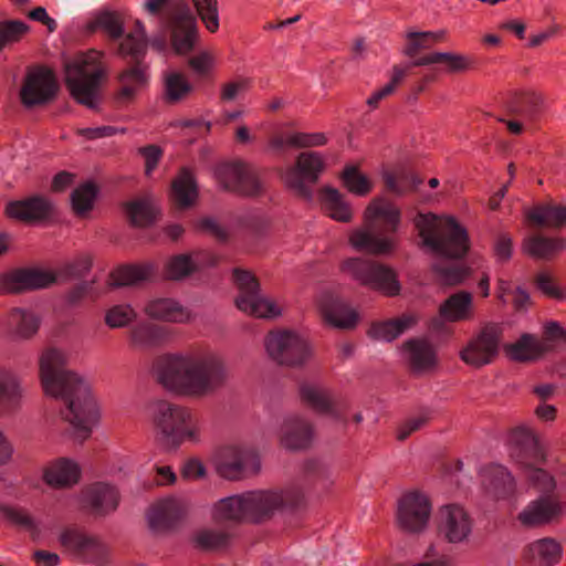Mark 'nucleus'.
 Wrapping results in <instances>:
<instances>
[{
	"mask_svg": "<svg viewBox=\"0 0 566 566\" xmlns=\"http://www.w3.org/2000/svg\"><path fill=\"white\" fill-rule=\"evenodd\" d=\"M192 91V85L180 73L171 72L165 77V94L170 103L184 99Z\"/></svg>",
	"mask_w": 566,
	"mask_h": 566,
	"instance_id": "53",
	"label": "nucleus"
},
{
	"mask_svg": "<svg viewBox=\"0 0 566 566\" xmlns=\"http://www.w3.org/2000/svg\"><path fill=\"white\" fill-rule=\"evenodd\" d=\"M57 276L39 269H17L0 275V294L21 293L51 285Z\"/></svg>",
	"mask_w": 566,
	"mask_h": 566,
	"instance_id": "25",
	"label": "nucleus"
},
{
	"mask_svg": "<svg viewBox=\"0 0 566 566\" xmlns=\"http://www.w3.org/2000/svg\"><path fill=\"white\" fill-rule=\"evenodd\" d=\"M172 338L171 328L146 319L137 322L128 331L129 345L140 350L161 347Z\"/></svg>",
	"mask_w": 566,
	"mask_h": 566,
	"instance_id": "26",
	"label": "nucleus"
},
{
	"mask_svg": "<svg viewBox=\"0 0 566 566\" xmlns=\"http://www.w3.org/2000/svg\"><path fill=\"white\" fill-rule=\"evenodd\" d=\"M300 395L302 400L318 413L327 415L335 421L346 423L344 415L346 405L336 399L329 390L313 384H303L300 387Z\"/></svg>",
	"mask_w": 566,
	"mask_h": 566,
	"instance_id": "27",
	"label": "nucleus"
},
{
	"mask_svg": "<svg viewBox=\"0 0 566 566\" xmlns=\"http://www.w3.org/2000/svg\"><path fill=\"white\" fill-rule=\"evenodd\" d=\"M431 418L429 409H422L418 415L408 418L398 429L397 439L406 440L410 434L423 428Z\"/></svg>",
	"mask_w": 566,
	"mask_h": 566,
	"instance_id": "61",
	"label": "nucleus"
},
{
	"mask_svg": "<svg viewBox=\"0 0 566 566\" xmlns=\"http://www.w3.org/2000/svg\"><path fill=\"white\" fill-rule=\"evenodd\" d=\"M326 137L322 133H295L289 136V145L296 148H308L325 145Z\"/></svg>",
	"mask_w": 566,
	"mask_h": 566,
	"instance_id": "64",
	"label": "nucleus"
},
{
	"mask_svg": "<svg viewBox=\"0 0 566 566\" xmlns=\"http://www.w3.org/2000/svg\"><path fill=\"white\" fill-rule=\"evenodd\" d=\"M566 247L564 239H552L542 234H533L524 240L523 248L535 259L548 260Z\"/></svg>",
	"mask_w": 566,
	"mask_h": 566,
	"instance_id": "45",
	"label": "nucleus"
},
{
	"mask_svg": "<svg viewBox=\"0 0 566 566\" xmlns=\"http://www.w3.org/2000/svg\"><path fill=\"white\" fill-rule=\"evenodd\" d=\"M511 458L525 470L528 483L543 494L555 488L554 478L538 465L546 460L538 438L525 427L514 428L509 437Z\"/></svg>",
	"mask_w": 566,
	"mask_h": 566,
	"instance_id": "9",
	"label": "nucleus"
},
{
	"mask_svg": "<svg viewBox=\"0 0 566 566\" xmlns=\"http://www.w3.org/2000/svg\"><path fill=\"white\" fill-rule=\"evenodd\" d=\"M220 186L228 191L241 196H258L262 192V185L250 166L242 163H223L214 171Z\"/></svg>",
	"mask_w": 566,
	"mask_h": 566,
	"instance_id": "20",
	"label": "nucleus"
},
{
	"mask_svg": "<svg viewBox=\"0 0 566 566\" xmlns=\"http://www.w3.org/2000/svg\"><path fill=\"white\" fill-rule=\"evenodd\" d=\"M318 306L324 322L331 326L350 329L358 323L357 311L333 293L322 294Z\"/></svg>",
	"mask_w": 566,
	"mask_h": 566,
	"instance_id": "28",
	"label": "nucleus"
},
{
	"mask_svg": "<svg viewBox=\"0 0 566 566\" xmlns=\"http://www.w3.org/2000/svg\"><path fill=\"white\" fill-rule=\"evenodd\" d=\"M80 476L77 463L66 458L56 459L43 469L44 482L54 489L72 488L80 481Z\"/></svg>",
	"mask_w": 566,
	"mask_h": 566,
	"instance_id": "33",
	"label": "nucleus"
},
{
	"mask_svg": "<svg viewBox=\"0 0 566 566\" xmlns=\"http://www.w3.org/2000/svg\"><path fill=\"white\" fill-rule=\"evenodd\" d=\"M526 218L534 226L558 229L566 224V207L553 202L537 205L527 210Z\"/></svg>",
	"mask_w": 566,
	"mask_h": 566,
	"instance_id": "40",
	"label": "nucleus"
},
{
	"mask_svg": "<svg viewBox=\"0 0 566 566\" xmlns=\"http://www.w3.org/2000/svg\"><path fill=\"white\" fill-rule=\"evenodd\" d=\"M40 323V317L34 312L19 307L12 308L3 322L8 332L20 339L32 338L39 331Z\"/></svg>",
	"mask_w": 566,
	"mask_h": 566,
	"instance_id": "38",
	"label": "nucleus"
},
{
	"mask_svg": "<svg viewBox=\"0 0 566 566\" xmlns=\"http://www.w3.org/2000/svg\"><path fill=\"white\" fill-rule=\"evenodd\" d=\"M342 270L361 285L378 291L387 296L397 295L400 291L396 272L391 268L377 261L349 258L343 263Z\"/></svg>",
	"mask_w": 566,
	"mask_h": 566,
	"instance_id": "11",
	"label": "nucleus"
},
{
	"mask_svg": "<svg viewBox=\"0 0 566 566\" xmlns=\"http://www.w3.org/2000/svg\"><path fill=\"white\" fill-rule=\"evenodd\" d=\"M96 192V187L91 182L84 184L73 190L71 202L76 214L84 216L93 208Z\"/></svg>",
	"mask_w": 566,
	"mask_h": 566,
	"instance_id": "54",
	"label": "nucleus"
},
{
	"mask_svg": "<svg viewBox=\"0 0 566 566\" xmlns=\"http://www.w3.org/2000/svg\"><path fill=\"white\" fill-rule=\"evenodd\" d=\"M473 520L458 504H448L440 509L438 515V534L450 544H465L472 534Z\"/></svg>",
	"mask_w": 566,
	"mask_h": 566,
	"instance_id": "21",
	"label": "nucleus"
},
{
	"mask_svg": "<svg viewBox=\"0 0 566 566\" xmlns=\"http://www.w3.org/2000/svg\"><path fill=\"white\" fill-rule=\"evenodd\" d=\"M39 375L44 392L63 402L61 416L71 434L81 442L86 440L97 419L96 405L87 382L67 368L66 353L45 348L39 358Z\"/></svg>",
	"mask_w": 566,
	"mask_h": 566,
	"instance_id": "1",
	"label": "nucleus"
},
{
	"mask_svg": "<svg viewBox=\"0 0 566 566\" xmlns=\"http://www.w3.org/2000/svg\"><path fill=\"white\" fill-rule=\"evenodd\" d=\"M407 71L400 66H394V73L389 83H387L384 87L375 92L368 99L367 104L371 107H376L378 103L391 95L396 87L403 81Z\"/></svg>",
	"mask_w": 566,
	"mask_h": 566,
	"instance_id": "59",
	"label": "nucleus"
},
{
	"mask_svg": "<svg viewBox=\"0 0 566 566\" xmlns=\"http://www.w3.org/2000/svg\"><path fill=\"white\" fill-rule=\"evenodd\" d=\"M413 224L421 240L420 245L432 254L458 260L468 253V232L454 218L418 212Z\"/></svg>",
	"mask_w": 566,
	"mask_h": 566,
	"instance_id": "5",
	"label": "nucleus"
},
{
	"mask_svg": "<svg viewBox=\"0 0 566 566\" xmlns=\"http://www.w3.org/2000/svg\"><path fill=\"white\" fill-rule=\"evenodd\" d=\"M217 256L207 251L196 252L193 255L178 254L172 256L166 265V276L170 280H181L202 266H212Z\"/></svg>",
	"mask_w": 566,
	"mask_h": 566,
	"instance_id": "32",
	"label": "nucleus"
},
{
	"mask_svg": "<svg viewBox=\"0 0 566 566\" xmlns=\"http://www.w3.org/2000/svg\"><path fill=\"white\" fill-rule=\"evenodd\" d=\"M218 473L228 480H241L254 474L260 469L256 452L244 446H228L216 458Z\"/></svg>",
	"mask_w": 566,
	"mask_h": 566,
	"instance_id": "17",
	"label": "nucleus"
},
{
	"mask_svg": "<svg viewBox=\"0 0 566 566\" xmlns=\"http://www.w3.org/2000/svg\"><path fill=\"white\" fill-rule=\"evenodd\" d=\"M57 85L51 71L39 67L28 73L20 95L22 103L28 106L46 104L56 94Z\"/></svg>",
	"mask_w": 566,
	"mask_h": 566,
	"instance_id": "23",
	"label": "nucleus"
},
{
	"mask_svg": "<svg viewBox=\"0 0 566 566\" xmlns=\"http://www.w3.org/2000/svg\"><path fill=\"white\" fill-rule=\"evenodd\" d=\"M119 499V493L114 485L95 482L81 490L78 503L83 510L95 516H106L116 511Z\"/></svg>",
	"mask_w": 566,
	"mask_h": 566,
	"instance_id": "22",
	"label": "nucleus"
},
{
	"mask_svg": "<svg viewBox=\"0 0 566 566\" xmlns=\"http://www.w3.org/2000/svg\"><path fill=\"white\" fill-rule=\"evenodd\" d=\"M104 59L103 52L90 50L65 64V81L71 95L90 108L97 107L107 78L108 69Z\"/></svg>",
	"mask_w": 566,
	"mask_h": 566,
	"instance_id": "7",
	"label": "nucleus"
},
{
	"mask_svg": "<svg viewBox=\"0 0 566 566\" xmlns=\"http://www.w3.org/2000/svg\"><path fill=\"white\" fill-rule=\"evenodd\" d=\"M28 25L21 21H4L0 25V50L8 43L19 40L25 33Z\"/></svg>",
	"mask_w": 566,
	"mask_h": 566,
	"instance_id": "63",
	"label": "nucleus"
},
{
	"mask_svg": "<svg viewBox=\"0 0 566 566\" xmlns=\"http://www.w3.org/2000/svg\"><path fill=\"white\" fill-rule=\"evenodd\" d=\"M542 106V97L535 92H527L512 97L507 102V113L525 122H533Z\"/></svg>",
	"mask_w": 566,
	"mask_h": 566,
	"instance_id": "44",
	"label": "nucleus"
},
{
	"mask_svg": "<svg viewBox=\"0 0 566 566\" xmlns=\"http://www.w3.org/2000/svg\"><path fill=\"white\" fill-rule=\"evenodd\" d=\"M233 280L239 291L235 298L238 310L260 318H274L281 314L279 305L261 293L259 281L251 272L235 269Z\"/></svg>",
	"mask_w": 566,
	"mask_h": 566,
	"instance_id": "13",
	"label": "nucleus"
},
{
	"mask_svg": "<svg viewBox=\"0 0 566 566\" xmlns=\"http://www.w3.org/2000/svg\"><path fill=\"white\" fill-rule=\"evenodd\" d=\"M485 492L495 499H505L514 492V479L507 469L500 464H490L481 472Z\"/></svg>",
	"mask_w": 566,
	"mask_h": 566,
	"instance_id": "36",
	"label": "nucleus"
},
{
	"mask_svg": "<svg viewBox=\"0 0 566 566\" xmlns=\"http://www.w3.org/2000/svg\"><path fill=\"white\" fill-rule=\"evenodd\" d=\"M473 312V295L467 291H458L451 294L439 306L441 318L452 323L471 319Z\"/></svg>",
	"mask_w": 566,
	"mask_h": 566,
	"instance_id": "37",
	"label": "nucleus"
},
{
	"mask_svg": "<svg viewBox=\"0 0 566 566\" xmlns=\"http://www.w3.org/2000/svg\"><path fill=\"white\" fill-rule=\"evenodd\" d=\"M562 553L560 545L546 537L531 543L524 553L526 566H554Z\"/></svg>",
	"mask_w": 566,
	"mask_h": 566,
	"instance_id": "39",
	"label": "nucleus"
},
{
	"mask_svg": "<svg viewBox=\"0 0 566 566\" xmlns=\"http://www.w3.org/2000/svg\"><path fill=\"white\" fill-rule=\"evenodd\" d=\"M405 349L413 370H428L436 365V350L429 342L419 338L410 339L405 344Z\"/></svg>",
	"mask_w": 566,
	"mask_h": 566,
	"instance_id": "41",
	"label": "nucleus"
},
{
	"mask_svg": "<svg viewBox=\"0 0 566 566\" xmlns=\"http://www.w3.org/2000/svg\"><path fill=\"white\" fill-rule=\"evenodd\" d=\"M416 322L417 317L415 315L403 314L398 318L374 323L368 333L375 339L391 342L413 326Z\"/></svg>",
	"mask_w": 566,
	"mask_h": 566,
	"instance_id": "42",
	"label": "nucleus"
},
{
	"mask_svg": "<svg viewBox=\"0 0 566 566\" xmlns=\"http://www.w3.org/2000/svg\"><path fill=\"white\" fill-rule=\"evenodd\" d=\"M61 546L83 562L102 564L107 559V547L96 536L78 527H66L59 535Z\"/></svg>",
	"mask_w": 566,
	"mask_h": 566,
	"instance_id": "19",
	"label": "nucleus"
},
{
	"mask_svg": "<svg viewBox=\"0 0 566 566\" xmlns=\"http://www.w3.org/2000/svg\"><path fill=\"white\" fill-rule=\"evenodd\" d=\"M126 212L134 226L144 227L155 219V209L150 201L138 199L127 205Z\"/></svg>",
	"mask_w": 566,
	"mask_h": 566,
	"instance_id": "55",
	"label": "nucleus"
},
{
	"mask_svg": "<svg viewBox=\"0 0 566 566\" xmlns=\"http://www.w3.org/2000/svg\"><path fill=\"white\" fill-rule=\"evenodd\" d=\"M23 388L18 375L9 367L0 365V417H8L21 407ZM12 454V447L0 431V465Z\"/></svg>",
	"mask_w": 566,
	"mask_h": 566,
	"instance_id": "18",
	"label": "nucleus"
},
{
	"mask_svg": "<svg viewBox=\"0 0 566 566\" xmlns=\"http://www.w3.org/2000/svg\"><path fill=\"white\" fill-rule=\"evenodd\" d=\"M432 268L437 279L443 285L453 286L461 284L471 275L470 268L460 264L437 262Z\"/></svg>",
	"mask_w": 566,
	"mask_h": 566,
	"instance_id": "52",
	"label": "nucleus"
},
{
	"mask_svg": "<svg viewBox=\"0 0 566 566\" xmlns=\"http://www.w3.org/2000/svg\"><path fill=\"white\" fill-rule=\"evenodd\" d=\"M547 346L536 337L525 334L515 344L507 347L509 355L520 361L534 360L543 355Z\"/></svg>",
	"mask_w": 566,
	"mask_h": 566,
	"instance_id": "48",
	"label": "nucleus"
},
{
	"mask_svg": "<svg viewBox=\"0 0 566 566\" xmlns=\"http://www.w3.org/2000/svg\"><path fill=\"white\" fill-rule=\"evenodd\" d=\"M444 36L443 31L439 32H410L407 35L405 54L412 57L411 66H427L442 64L449 72L465 70L468 64L462 55L449 52H432L418 56L422 50L430 49L434 43L440 42Z\"/></svg>",
	"mask_w": 566,
	"mask_h": 566,
	"instance_id": "12",
	"label": "nucleus"
},
{
	"mask_svg": "<svg viewBox=\"0 0 566 566\" xmlns=\"http://www.w3.org/2000/svg\"><path fill=\"white\" fill-rule=\"evenodd\" d=\"M407 71L400 66H394V73L389 83H387L384 87L375 92L368 99L367 104L371 107H376L378 103L391 95L396 87L403 81Z\"/></svg>",
	"mask_w": 566,
	"mask_h": 566,
	"instance_id": "60",
	"label": "nucleus"
},
{
	"mask_svg": "<svg viewBox=\"0 0 566 566\" xmlns=\"http://www.w3.org/2000/svg\"><path fill=\"white\" fill-rule=\"evenodd\" d=\"M324 168L325 161L318 153L303 151L297 156L295 165L280 169L279 174L294 193L308 200L313 191L307 182L315 184Z\"/></svg>",
	"mask_w": 566,
	"mask_h": 566,
	"instance_id": "14",
	"label": "nucleus"
},
{
	"mask_svg": "<svg viewBox=\"0 0 566 566\" xmlns=\"http://www.w3.org/2000/svg\"><path fill=\"white\" fill-rule=\"evenodd\" d=\"M153 416L160 440L167 448H177L185 439H196L197 424L187 408L158 400L154 403Z\"/></svg>",
	"mask_w": 566,
	"mask_h": 566,
	"instance_id": "10",
	"label": "nucleus"
},
{
	"mask_svg": "<svg viewBox=\"0 0 566 566\" xmlns=\"http://www.w3.org/2000/svg\"><path fill=\"white\" fill-rule=\"evenodd\" d=\"M503 328L497 323L484 324L461 350V359L471 366L481 367L493 361L499 355Z\"/></svg>",
	"mask_w": 566,
	"mask_h": 566,
	"instance_id": "16",
	"label": "nucleus"
},
{
	"mask_svg": "<svg viewBox=\"0 0 566 566\" xmlns=\"http://www.w3.org/2000/svg\"><path fill=\"white\" fill-rule=\"evenodd\" d=\"M96 29H101L115 41L118 55L128 60L129 65L118 74V87L115 93V102L118 105L128 104L148 83L147 65L144 63L148 39L144 23L137 20L134 31L123 36L120 17L113 12H104L91 24L92 31Z\"/></svg>",
	"mask_w": 566,
	"mask_h": 566,
	"instance_id": "3",
	"label": "nucleus"
},
{
	"mask_svg": "<svg viewBox=\"0 0 566 566\" xmlns=\"http://www.w3.org/2000/svg\"><path fill=\"white\" fill-rule=\"evenodd\" d=\"M137 317L136 311L128 304H117L106 311L105 323L111 328L127 326Z\"/></svg>",
	"mask_w": 566,
	"mask_h": 566,
	"instance_id": "56",
	"label": "nucleus"
},
{
	"mask_svg": "<svg viewBox=\"0 0 566 566\" xmlns=\"http://www.w3.org/2000/svg\"><path fill=\"white\" fill-rule=\"evenodd\" d=\"M155 275L156 270L153 264L123 265L112 273L109 284L114 287L134 285L150 281Z\"/></svg>",
	"mask_w": 566,
	"mask_h": 566,
	"instance_id": "43",
	"label": "nucleus"
},
{
	"mask_svg": "<svg viewBox=\"0 0 566 566\" xmlns=\"http://www.w3.org/2000/svg\"><path fill=\"white\" fill-rule=\"evenodd\" d=\"M265 347L270 357L280 365L297 367L310 357L307 342L292 331H274L269 333Z\"/></svg>",
	"mask_w": 566,
	"mask_h": 566,
	"instance_id": "15",
	"label": "nucleus"
},
{
	"mask_svg": "<svg viewBox=\"0 0 566 566\" xmlns=\"http://www.w3.org/2000/svg\"><path fill=\"white\" fill-rule=\"evenodd\" d=\"M302 501V491L294 486L282 492L248 491L219 500L212 509V517L218 524L260 523L283 507H297Z\"/></svg>",
	"mask_w": 566,
	"mask_h": 566,
	"instance_id": "4",
	"label": "nucleus"
},
{
	"mask_svg": "<svg viewBox=\"0 0 566 566\" xmlns=\"http://www.w3.org/2000/svg\"><path fill=\"white\" fill-rule=\"evenodd\" d=\"M384 182L387 190L397 196H402L416 190L422 179L410 170L401 169L397 174L385 172Z\"/></svg>",
	"mask_w": 566,
	"mask_h": 566,
	"instance_id": "49",
	"label": "nucleus"
},
{
	"mask_svg": "<svg viewBox=\"0 0 566 566\" xmlns=\"http://www.w3.org/2000/svg\"><path fill=\"white\" fill-rule=\"evenodd\" d=\"M431 512L429 500L419 492L405 494L397 510V521L408 532H420L428 523Z\"/></svg>",
	"mask_w": 566,
	"mask_h": 566,
	"instance_id": "24",
	"label": "nucleus"
},
{
	"mask_svg": "<svg viewBox=\"0 0 566 566\" xmlns=\"http://www.w3.org/2000/svg\"><path fill=\"white\" fill-rule=\"evenodd\" d=\"M198 547L205 551H222L226 549L231 541L229 532L213 527L199 530L195 535Z\"/></svg>",
	"mask_w": 566,
	"mask_h": 566,
	"instance_id": "50",
	"label": "nucleus"
},
{
	"mask_svg": "<svg viewBox=\"0 0 566 566\" xmlns=\"http://www.w3.org/2000/svg\"><path fill=\"white\" fill-rule=\"evenodd\" d=\"M154 375L158 384L176 395L203 398L224 385L228 371L217 355L189 350L157 357Z\"/></svg>",
	"mask_w": 566,
	"mask_h": 566,
	"instance_id": "2",
	"label": "nucleus"
},
{
	"mask_svg": "<svg viewBox=\"0 0 566 566\" xmlns=\"http://www.w3.org/2000/svg\"><path fill=\"white\" fill-rule=\"evenodd\" d=\"M186 504L178 499H165L154 504L148 512L149 527L156 532H164L174 527L186 514Z\"/></svg>",
	"mask_w": 566,
	"mask_h": 566,
	"instance_id": "29",
	"label": "nucleus"
},
{
	"mask_svg": "<svg viewBox=\"0 0 566 566\" xmlns=\"http://www.w3.org/2000/svg\"><path fill=\"white\" fill-rule=\"evenodd\" d=\"M144 313L151 319L182 324L190 321V313L177 301L168 297L154 298L148 301Z\"/></svg>",
	"mask_w": 566,
	"mask_h": 566,
	"instance_id": "35",
	"label": "nucleus"
},
{
	"mask_svg": "<svg viewBox=\"0 0 566 566\" xmlns=\"http://www.w3.org/2000/svg\"><path fill=\"white\" fill-rule=\"evenodd\" d=\"M193 6L207 30L216 32L219 29L217 0H193Z\"/></svg>",
	"mask_w": 566,
	"mask_h": 566,
	"instance_id": "57",
	"label": "nucleus"
},
{
	"mask_svg": "<svg viewBox=\"0 0 566 566\" xmlns=\"http://www.w3.org/2000/svg\"><path fill=\"white\" fill-rule=\"evenodd\" d=\"M172 198L179 208L193 205L198 196L197 184L191 172L184 168L171 185Z\"/></svg>",
	"mask_w": 566,
	"mask_h": 566,
	"instance_id": "46",
	"label": "nucleus"
},
{
	"mask_svg": "<svg viewBox=\"0 0 566 566\" xmlns=\"http://www.w3.org/2000/svg\"><path fill=\"white\" fill-rule=\"evenodd\" d=\"M562 506L552 496H541L532 501L520 514L518 520L525 526H538L551 523L559 517Z\"/></svg>",
	"mask_w": 566,
	"mask_h": 566,
	"instance_id": "31",
	"label": "nucleus"
},
{
	"mask_svg": "<svg viewBox=\"0 0 566 566\" xmlns=\"http://www.w3.org/2000/svg\"><path fill=\"white\" fill-rule=\"evenodd\" d=\"M279 437L284 448L294 451L303 450L308 448L312 442L313 427L297 416H289L281 426Z\"/></svg>",
	"mask_w": 566,
	"mask_h": 566,
	"instance_id": "30",
	"label": "nucleus"
},
{
	"mask_svg": "<svg viewBox=\"0 0 566 566\" xmlns=\"http://www.w3.org/2000/svg\"><path fill=\"white\" fill-rule=\"evenodd\" d=\"M322 207L325 213L334 220L348 222L352 210L344 196L334 188H324L321 193Z\"/></svg>",
	"mask_w": 566,
	"mask_h": 566,
	"instance_id": "47",
	"label": "nucleus"
},
{
	"mask_svg": "<svg viewBox=\"0 0 566 566\" xmlns=\"http://www.w3.org/2000/svg\"><path fill=\"white\" fill-rule=\"evenodd\" d=\"M342 178L348 190L356 195H367L371 189L369 179L354 166H347Z\"/></svg>",
	"mask_w": 566,
	"mask_h": 566,
	"instance_id": "58",
	"label": "nucleus"
},
{
	"mask_svg": "<svg viewBox=\"0 0 566 566\" xmlns=\"http://www.w3.org/2000/svg\"><path fill=\"white\" fill-rule=\"evenodd\" d=\"M250 87V80L245 77H237L232 81L223 83L220 87V101L230 103L237 101Z\"/></svg>",
	"mask_w": 566,
	"mask_h": 566,
	"instance_id": "62",
	"label": "nucleus"
},
{
	"mask_svg": "<svg viewBox=\"0 0 566 566\" xmlns=\"http://www.w3.org/2000/svg\"><path fill=\"white\" fill-rule=\"evenodd\" d=\"M0 512L4 518L28 532L32 538H38L40 536V524L27 510L1 506Z\"/></svg>",
	"mask_w": 566,
	"mask_h": 566,
	"instance_id": "51",
	"label": "nucleus"
},
{
	"mask_svg": "<svg viewBox=\"0 0 566 566\" xmlns=\"http://www.w3.org/2000/svg\"><path fill=\"white\" fill-rule=\"evenodd\" d=\"M143 8L149 15L160 19L163 29L170 34L176 53L187 54L193 50L197 24L187 4L179 0H146Z\"/></svg>",
	"mask_w": 566,
	"mask_h": 566,
	"instance_id": "8",
	"label": "nucleus"
},
{
	"mask_svg": "<svg viewBox=\"0 0 566 566\" xmlns=\"http://www.w3.org/2000/svg\"><path fill=\"white\" fill-rule=\"evenodd\" d=\"M400 211L391 202L379 198L373 200L365 212V229L352 233L349 241L359 251L387 254L394 249L391 237L398 229Z\"/></svg>",
	"mask_w": 566,
	"mask_h": 566,
	"instance_id": "6",
	"label": "nucleus"
},
{
	"mask_svg": "<svg viewBox=\"0 0 566 566\" xmlns=\"http://www.w3.org/2000/svg\"><path fill=\"white\" fill-rule=\"evenodd\" d=\"M6 211L11 218L33 222L49 218L52 212V203L42 196H33L8 203Z\"/></svg>",
	"mask_w": 566,
	"mask_h": 566,
	"instance_id": "34",
	"label": "nucleus"
}]
</instances>
